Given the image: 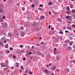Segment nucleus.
Wrapping results in <instances>:
<instances>
[{
  "instance_id": "5",
  "label": "nucleus",
  "mask_w": 75,
  "mask_h": 75,
  "mask_svg": "<svg viewBox=\"0 0 75 75\" xmlns=\"http://www.w3.org/2000/svg\"><path fill=\"white\" fill-rule=\"evenodd\" d=\"M40 18L41 20H44L45 18V16H41L40 17Z\"/></svg>"
},
{
  "instance_id": "13",
  "label": "nucleus",
  "mask_w": 75,
  "mask_h": 75,
  "mask_svg": "<svg viewBox=\"0 0 75 75\" xmlns=\"http://www.w3.org/2000/svg\"><path fill=\"white\" fill-rule=\"evenodd\" d=\"M4 21V20L2 18H0V22H3Z\"/></svg>"
},
{
  "instance_id": "60",
  "label": "nucleus",
  "mask_w": 75,
  "mask_h": 75,
  "mask_svg": "<svg viewBox=\"0 0 75 75\" xmlns=\"http://www.w3.org/2000/svg\"><path fill=\"white\" fill-rule=\"evenodd\" d=\"M7 54H9V51H7Z\"/></svg>"
},
{
  "instance_id": "50",
  "label": "nucleus",
  "mask_w": 75,
  "mask_h": 75,
  "mask_svg": "<svg viewBox=\"0 0 75 75\" xmlns=\"http://www.w3.org/2000/svg\"><path fill=\"white\" fill-rule=\"evenodd\" d=\"M27 24H26V26H28V25H29V24L28 23H27Z\"/></svg>"
},
{
  "instance_id": "55",
  "label": "nucleus",
  "mask_w": 75,
  "mask_h": 75,
  "mask_svg": "<svg viewBox=\"0 0 75 75\" xmlns=\"http://www.w3.org/2000/svg\"><path fill=\"white\" fill-rule=\"evenodd\" d=\"M54 51H57V48H54Z\"/></svg>"
},
{
  "instance_id": "4",
  "label": "nucleus",
  "mask_w": 75,
  "mask_h": 75,
  "mask_svg": "<svg viewBox=\"0 0 75 75\" xmlns=\"http://www.w3.org/2000/svg\"><path fill=\"white\" fill-rule=\"evenodd\" d=\"M8 36L9 37H11L12 36H13V34L11 33H9L8 34Z\"/></svg>"
},
{
  "instance_id": "62",
  "label": "nucleus",
  "mask_w": 75,
  "mask_h": 75,
  "mask_svg": "<svg viewBox=\"0 0 75 75\" xmlns=\"http://www.w3.org/2000/svg\"><path fill=\"white\" fill-rule=\"evenodd\" d=\"M23 51H24L23 50H21V52H23Z\"/></svg>"
},
{
  "instance_id": "18",
  "label": "nucleus",
  "mask_w": 75,
  "mask_h": 75,
  "mask_svg": "<svg viewBox=\"0 0 75 75\" xmlns=\"http://www.w3.org/2000/svg\"><path fill=\"white\" fill-rule=\"evenodd\" d=\"M3 42L1 41H0V45H2L3 44Z\"/></svg>"
},
{
  "instance_id": "25",
  "label": "nucleus",
  "mask_w": 75,
  "mask_h": 75,
  "mask_svg": "<svg viewBox=\"0 0 75 75\" xmlns=\"http://www.w3.org/2000/svg\"><path fill=\"white\" fill-rule=\"evenodd\" d=\"M25 71L26 72H29V70H28V69H27L25 70Z\"/></svg>"
},
{
  "instance_id": "36",
  "label": "nucleus",
  "mask_w": 75,
  "mask_h": 75,
  "mask_svg": "<svg viewBox=\"0 0 75 75\" xmlns=\"http://www.w3.org/2000/svg\"><path fill=\"white\" fill-rule=\"evenodd\" d=\"M66 13L67 14H69V11H67V12H66Z\"/></svg>"
},
{
  "instance_id": "46",
  "label": "nucleus",
  "mask_w": 75,
  "mask_h": 75,
  "mask_svg": "<svg viewBox=\"0 0 75 75\" xmlns=\"http://www.w3.org/2000/svg\"><path fill=\"white\" fill-rule=\"evenodd\" d=\"M29 74H33V72H31V71H30L29 72Z\"/></svg>"
},
{
  "instance_id": "37",
  "label": "nucleus",
  "mask_w": 75,
  "mask_h": 75,
  "mask_svg": "<svg viewBox=\"0 0 75 75\" xmlns=\"http://www.w3.org/2000/svg\"><path fill=\"white\" fill-rule=\"evenodd\" d=\"M43 6V4H41L39 5V7H42Z\"/></svg>"
},
{
  "instance_id": "1",
  "label": "nucleus",
  "mask_w": 75,
  "mask_h": 75,
  "mask_svg": "<svg viewBox=\"0 0 75 75\" xmlns=\"http://www.w3.org/2000/svg\"><path fill=\"white\" fill-rule=\"evenodd\" d=\"M1 24L2 28V29L6 28L7 27V23L6 22L2 23Z\"/></svg>"
},
{
  "instance_id": "16",
  "label": "nucleus",
  "mask_w": 75,
  "mask_h": 75,
  "mask_svg": "<svg viewBox=\"0 0 75 75\" xmlns=\"http://www.w3.org/2000/svg\"><path fill=\"white\" fill-rule=\"evenodd\" d=\"M44 71L45 72L46 74H47V73H48V70L46 69Z\"/></svg>"
},
{
  "instance_id": "10",
  "label": "nucleus",
  "mask_w": 75,
  "mask_h": 75,
  "mask_svg": "<svg viewBox=\"0 0 75 75\" xmlns=\"http://www.w3.org/2000/svg\"><path fill=\"white\" fill-rule=\"evenodd\" d=\"M5 47L6 48H8V44H6L5 46Z\"/></svg>"
},
{
  "instance_id": "11",
  "label": "nucleus",
  "mask_w": 75,
  "mask_h": 75,
  "mask_svg": "<svg viewBox=\"0 0 75 75\" xmlns=\"http://www.w3.org/2000/svg\"><path fill=\"white\" fill-rule=\"evenodd\" d=\"M21 36H24V32L22 31V33H21Z\"/></svg>"
},
{
  "instance_id": "42",
  "label": "nucleus",
  "mask_w": 75,
  "mask_h": 75,
  "mask_svg": "<svg viewBox=\"0 0 75 75\" xmlns=\"http://www.w3.org/2000/svg\"><path fill=\"white\" fill-rule=\"evenodd\" d=\"M20 47H21V48H22V47H23V45H20Z\"/></svg>"
},
{
  "instance_id": "34",
  "label": "nucleus",
  "mask_w": 75,
  "mask_h": 75,
  "mask_svg": "<svg viewBox=\"0 0 75 75\" xmlns=\"http://www.w3.org/2000/svg\"><path fill=\"white\" fill-rule=\"evenodd\" d=\"M28 20H30V19H31V18H30V16H29L28 17Z\"/></svg>"
},
{
  "instance_id": "14",
  "label": "nucleus",
  "mask_w": 75,
  "mask_h": 75,
  "mask_svg": "<svg viewBox=\"0 0 75 75\" xmlns=\"http://www.w3.org/2000/svg\"><path fill=\"white\" fill-rule=\"evenodd\" d=\"M48 5H52V2L49 1L48 3Z\"/></svg>"
},
{
  "instance_id": "15",
  "label": "nucleus",
  "mask_w": 75,
  "mask_h": 75,
  "mask_svg": "<svg viewBox=\"0 0 75 75\" xmlns=\"http://www.w3.org/2000/svg\"><path fill=\"white\" fill-rule=\"evenodd\" d=\"M3 9L2 8H0V13H2L3 12Z\"/></svg>"
},
{
  "instance_id": "53",
  "label": "nucleus",
  "mask_w": 75,
  "mask_h": 75,
  "mask_svg": "<svg viewBox=\"0 0 75 75\" xmlns=\"http://www.w3.org/2000/svg\"><path fill=\"white\" fill-rule=\"evenodd\" d=\"M70 40H73V39H72V38H70Z\"/></svg>"
},
{
  "instance_id": "7",
  "label": "nucleus",
  "mask_w": 75,
  "mask_h": 75,
  "mask_svg": "<svg viewBox=\"0 0 75 75\" xmlns=\"http://www.w3.org/2000/svg\"><path fill=\"white\" fill-rule=\"evenodd\" d=\"M24 27L23 26H21L20 27V30H24Z\"/></svg>"
},
{
  "instance_id": "17",
  "label": "nucleus",
  "mask_w": 75,
  "mask_h": 75,
  "mask_svg": "<svg viewBox=\"0 0 75 75\" xmlns=\"http://www.w3.org/2000/svg\"><path fill=\"white\" fill-rule=\"evenodd\" d=\"M16 67H19V64L17 63H16Z\"/></svg>"
},
{
  "instance_id": "56",
  "label": "nucleus",
  "mask_w": 75,
  "mask_h": 75,
  "mask_svg": "<svg viewBox=\"0 0 75 75\" xmlns=\"http://www.w3.org/2000/svg\"><path fill=\"white\" fill-rule=\"evenodd\" d=\"M74 9L72 10V13H74Z\"/></svg>"
},
{
  "instance_id": "41",
  "label": "nucleus",
  "mask_w": 75,
  "mask_h": 75,
  "mask_svg": "<svg viewBox=\"0 0 75 75\" xmlns=\"http://www.w3.org/2000/svg\"><path fill=\"white\" fill-rule=\"evenodd\" d=\"M73 42H72V41H70V42L69 43H70V44H73Z\"/></svg>"
},
{
  "instance_id": "19",
  "label": "nucleus",
  "mask_w": 75,
  "mask_h": 75,
  "mask_svg": "<svg viewBox=\"0 0 75 75\" xmlns=\"http://www.w3.org/2000/svg\"><path fill=\"white\" fill-rule=\"evenodd\" d=\"M38 10H40V11H42V8H39Z\"/></svg>"
},
{
  "instance_id": "21",
  "label": "nucleus",
  "mask_w": 75,
  "mask_h": 75,
  "mask_svg": "<svg viewBox=\"0 0 75 75\" xmlns=\"http://www.w3.org/2000/svg\"><path fill=\"white\" fill-rule=\"evenodd\" d=\"M70 8H73V7H74V6H73V5H71L70 6Z\"/></svg>"
},
{
  "instance_id": "49",
  "label": "nucleus",
  "mask_w": 75,
  "mask_h": 75,
  "mask_svg": "<svg viewBox=\"0 0 75 75\" xmlns=\"http://www.w3.org/2000/svg\"><path fill=\"white\" fill-rule=\"evenodd\" d=\"M23 60L25 61V57H24L23 58Z\"/></svg>"
},
{
  "instance_id": "59",
  "label": "nucleus",
  "mask_w": 75,
  "mask_h": 75,
  "mask_svg": "<svg viewBox=\"0 0 75 75\" xmlns=\"http://www.w3.org/2000/svg\"><path fill=\"white\" fill-rule=\"evenodd\" d=\"M30 19L31 18H33V16H30Z\"/></svg>"
},
{
  "instance_id": "35",
  "label": "nucleus",
  "mask_w": 75,
  "mask_h": 75,
  "mask_svg": "<svg viewBox=\"0 0 75 75\" xmlns=\"http://www.w3.org/2000/svg\"><path fill=\"white\" fill-rule=\"evenodd\" d=\"M73 48H75V44H74L73 45Z\"/></svg>"
},
{
  "instance_id": "23",
  "label": "nucleus",
  "mask_w": 75,
  "mask_h": 75,
  "mask_svg": "<svg viewBox=\"0 0 75 75\" xmlns=\"http://www.w3.org/2000/svg\"><path fill=\"white\" fill-rule=\"evenodd\" d=\"M22 10L23 11H25V8L24 7H22Z\"/></svg>"
},
{
  "instance_id": "24",
  "label": "nucleus",
  "mask_w": 75,
  "mask_h": 75,
  "mask_svg": "<svg viewBox=\"0 0 75 75\" xmlns=\"http://www.w3.org/2000/svg\"><path fill=\"white\" fill-rule=\"evenodd\" d=\"M31 6V7H35V5H34V4H33Z\"/></svg>"
},
{
  "instance_id": "2",
  "label": "nucleus",
  "mask_w": 75,
  "mask_h": 75,
  "mask_svg": "<svg viewBox=\"0 0 75 75\" xmlns=\"http://www.w3.org/2000/svg\"><path fill=\"white\" fill-rule=\"evenodd\" d=\"M71 50H72V48H71V46L66 47V50L67 51H71Z\"/></svg>"
},
{
  "instance_id": "12",
  "label": "nucleus",
  "mask_w": 75,
  "mask_h": 75,
  "mask_svg": "<svg viewBox=\"0 0 75 75\" xmlns=\"http://www.w3.org/2000/svg\"><path fill=\"white\" fill-rule=\"evenodd\" d=\"M4 7L3 5L2 4H0V8H3Z\"/></svg>"
},
{
  "instance_id": "8",
  "label": "nucleus",
  "mask_w": 75,
  "mask_h": 75,
  "mask_svg": "<svg viewBox=\"0 0 75 75\" xmlns=\"http://www.w3.org/2000/svg\"><path fill=\"white\" fill-rule=\"evenodd\" d=\"M67 29L68 30H70L71 31H72V28H71V26L67 27Z\"/></svg>"
},
{
  "instance_id": "51",
  "label": "nucleus",
  "mask_w": 75,
  "mask_h": 75,
  "mask_svg": "<svg viewBox=\"0 0 75 75\" xmlns=\"http://www.w3.org/2000/svg\"><path fill=\"white\" fill-rule=\"evenodd\" d=\"M65 32L66 33H68V30H66Z\"/></svg>"
},
{
  "instance_id": "20",
  "label": "nucleus",
  "mask_w": 75,
  "mask_h": 75,
  "mask_svg": "<svg viewBox=\"0 0 75 75\" xmlns=\"http://www.w3.org/2000/svg\"><path fill=\"white\" fill-rule=\"evenodd\" d=\"M1 41H4V37H3L1 38Z\"/></svg>"
},
{
  "instance_id": "61",
  "label": "nucleus",
  "mask_w": 75,
  "mask_h": 75,
  "mask_svg": "<svg viewBox=\"0 0 75 75\" xmlns=\"http://www.w3.org/2000/svg\"><path fill=\"white\" fill-rule=\"evenodd\" d=\"M71 18H68V20H71Z\"/></svg>"
},
{
  "instance_id": "47",
  "label": "nucleus",
  "mask_w": 75,
  "mask_h": 75,
  "mask_svg": "<svg viewBox=\"0 0 75 75\" xmlns=\"http://www.w3.org/2000/svg\"><path fill=\"white\" fill-rule=\"evenodd\" d=\"M49 14L50 15H51V12H49Z\"/></svg>"
},
{
  "instance_id": "57",
  "label": "nucleus",
  "mask_w": 75,
  "mask_h": 75,
  "mask_svg": "<svg viewBox=\"0 0 75 75\" xmlns=\"http://www.w3.org/2000/svg\"><path fill=\"white\" fill-rule=\"evenodd\" d=\"M51 30L52 31H53V30H54V29L53 28H52L51 29Z\"/></svg>"
},
{
  "instance_id": "29",
  "label": "nucleus",
  "mask_w": 75,
  "mask_h": 75,
  "mask_svg": "<svg viewBox=\"0 0 75 75\" xmlns=\"http://www.w3.org/2000/svg\"><path fill=\"white\" fill-rule=\"evenodd\" d=\"M69 40H66V42H67V43H69Z\"/></svg>"
},
{
  "instance_id": "3",
  "label": "nucleus",
  "mask_w": 75,
  "mask_h": 75,
  "mask_svg": "<svg viewBox=\"0 0 75 75\" xmlns=\"http://www.w3.org/2000/svg\"><path fill=\"white\" fill-rule=\"evenodd\" d=\"M37 22H35L32 25V26H33L34 27H36L37 26Z\"/></svg>"
},
{
  "instance_id": "64",
  "label": "nucleus",
  "mask_w": 75,
  "mask_h": 75,
  "mask_svg": "<svg viewBox=\"0 0 75 75\" xmlns=\"http://www.w3.org/2000/svg\"><path fill=\"white\" fill-rule=\"evenodd\" d=\"M74 62L75 63V60H74L73 61H72V62Z\"/></svg>"
},
{
  "instance_id": "58",
  "label": "nucleus",
  "mask_w": 75,
  "mask_h": 75,
  "mask_svg": "<svg viewBox=\"0 0 75 75\" xmlns=\"http://www.w3.org/2000/svg\"><path fill=\"white\" fill-rule=\"evenodd\" d=\"M50 27H51V26L50 25H49L48 28L49 29L50 28Z\"/></svg>"
},
{
  "instance_id": "32",
  "label": "nucleus",
  "mask_w": 75,
  "mask_h": 75,
  "mask_svg": "<svg viewBox=\"0 0 75 75\" xmlns=\"http://www.w3.org/2000/svg\"><path fill=\"white\" fill-rule=\"evenodd\" d=\"M6 17L5 16H3V17L2 18H3V19H4V20H5V19H6Z\"/></svg>"
},
{
  "instance_id": "43",
  "label": "nucleus",
  "mask_w": 75,
  "mask_h": 75,
  "mask_svg": "<svg viewBox=\"0 0 75 75\" xmlns=\"http://www.w3.org/2000/svg\"><path fill=\"white\" fill-rule=\"evenodd\" d=\"M28 54L29 55H31V54H32V53L31 52H29Z\"/></svg>"
},
{
  "instance_id": "31",
  "label": "nucleus",
  "mask_w": 75,
  "mask_h": 75,
  "mask_svg": "<svg viewBox=\"0 0 75 75\" xmlns=\"http://www.w3.org/2000/svg\"><path fill=\"white\" fill-rule=\"evenodd\" d=\"M41 45H43V44H45V43H44L43 42H42L41 43Z\"/></svg>"
},
{
  "instance_id": "38",
  "label": "nucleus",
  "mask_w": 75,
  "mask_h": 75,
  "mask_svg": "<svg viewBox=\"0 0 75 75\" xmlns=\"http://www.w3.org/2000/svg\"><path fill=\"white\" fill-rule=\"evenodd\" d=\"M21 69H24L23 67L22 66H21Z\"/></svg>"
},
{
  "instance_id": "28",
  "label": "nucleus",
  "mask_w": 75,
  "mask_h": 75,
  "mask_svg": "<svg viewBox=\"0 0 75 75\" xmlns=\"http://www.w3.org/2000/svg\"><path fill=\"white\" fill-rule=\"evenodd\" d=\"M26 57H27V56H29V54L28 53H27L25 55Z\"/></svg>"
},
{
  "instance_id": "33",
  "label": "nucleus",
  "mask_w": 75,
  "mask_h": 75,
  "mask_svg": "<svg viewBox=\"0 0 75 75\" xmlns=\"http://www.w3.org/2000/svg\"><path fill=\"white\" fill-rule=\"evenodd\" d=\"M64 34V33L62 32V30L60 31V34Z\"/></svg>"
},
{
  "instance_id": "63",
  "label": "nucleus",
  "mask_w": 75,
  "mask_h": 75,
  "mask_svg": "<svg viewBox=\"0 0 75 75\" xmlns=\"http://www.w3.org/2000/svg\"><path fill=\"white\" fill-rule=\"evenodd\" d=\"M54 54H56V52H55V51L54 52Z\"/></svg>"
},
{
  "instance_id": "6",
  "label": "nucleus",
  "mask_w": 75,
  "mask_h": 75,
  "mask_svg": "<svg viewBox=\"0 0 75 75\" xmlns=\"http://www.w3.org/2000/svg\"><path fill=\"white\" fill-rule=\"evenodd\" d=\"M65 71L66 72H69V69L67 68H65Z\"/></svg>"
},
{
  "instance_id": "9",
  "label": "nucleus",
  "mask_w": 75,
  "mask_h": 75,
  "mask_svg": "<svg viewBox=\"0 0 75 75\" xmlns=\"http://www.w3.org/2000/svg\"><path fill=\"white\" fill-rule=\"evenodd\" d=\"M1 67H5V64L4 63H1Z\"/></svg>"
},
{
  "instance_id": "26",
  "label": "nucleus",
  "mask_w": 75,
  "mask_h": 75,
  "mask_svg": "<svg viewBox=\"0 0 75 75\" xmlns=\"http://www.w3.org/2000/svg\"><path fill=\"white\" fill-rule=\"evenodd\" d=\"M13 58H14V59H15V58H16V56H15V55H13Z\"/></svg>"
},
{
  "instance_id": "30",
  "label": "nucleus",
  "mask_w": 75,
  "mask_h": 75,
  "mask_svg": "<svg viewBox=\"0 0 75 75\" xmlns=\"http://www.w3.org/2000/svg\"><path fill=\"white\" fill-rule=\"evenodd\" d=\"M66 18H70V16H66Z\"/></svg>"
},
{
  "instance_id": "44",
  "label": "nucleus",
  "mask_w": 75,
  "mask_h": 75,
  "mask_svg": "<svg viewBox=\"0 0 75 75\" xmlns=\"http://www.w3.org/2000/svg\"><path fill=\"white\" fill-rule=\"evenodd\" d=\"M10 50H13V48H12V47H10Z\"/></svg>"
},
{
  "instance_id": "54",
  "label": "nucleus",
  "mask_w": 75,
  "mask_h": 75,
  "mask_svg": "<svg viewBox=\"0 0 75 75\" xmlns=\"http://www.w3.org/2000/svg\"><path fill=\"white\" fill-rule=\"evenodd\" d=\"M4 43H6V42H7V41H6V40L4 41Z\"/></svg>"
},
{
  "instance_id": "22",
  "label": "nucleus",
  "mask_w": 75,
  "mask_h": 75,
  "mask_svg": "<svg viewBox=\"0 0 75 75\" xmlns=\"http://www.w3.org/2000/svg\"><path fill=\"white\" fill-rule=\"evenodd\" d=\"M55 68H56V67L55 66H54L53 67V68H52V69L53 70H54V69H55Z\"/></svg>"
},
{
  "instance_id": "48",
  "label": "nucleus",
  "mask_w": 75,
  "mask_h": 75,
  "mask_svg": "<svg viewBox=\"0 0 75 75\" xmlns=\"http://www.w3.org/2000/svg\"><path fill=\"white\" fill-rule=\"evenodd\" d=\"M59 59V58L58 56H57V59Z\"/></svg>"
},
{
  "instance_id": "39",
  "label": "nucleus",
  "mask_w": 75,
  "mask_h": 75,
  "mask_svg": "<svg viewBox=\"0 0 75 75\" xmlns=\"http://www.w3.org/2000/svg\"><path fill=\"white\" fill-rule=\"evenodd\" d=\"M70 21V23H71V21H72V19H71V18L70 20H69Z\"/></svg>"
},
{
  "instance_id": "52",
  "label": "nucleus",
  "mask_w": 75,
  "mask_h": 75,
  "mask_svg": "<svg viewBox=\"0 0 75 75\" xmlns=\"http://www.w3.org/2000/svg\"><path fill=\"white\" fill-rule=\"evenodd\" d=\"M60 39L62 41V40H63V39H62V38H61V37L60 38Z\"/></svg>"
},
{
  "instance_id": "27",
  "label": "nucleus",
  "mask_w": 75,
  "mask_h": 75,
  "mask_svg": "<svg viewBox=\"0 0 75 75\" xmlns=\"http://www.w3.org/2000/svg\"><path fill=\"white\" fill-rule=\"evenodd\" d=\"M35 48V47L34 46H32V50H33V49H34Z\"/></svg>"
},
{
  "instance_id": "45",
  "label": "nucleus",
  "mask_w": 75,
  "mask_h": 75,
  "mask_svg": "<svg viewBox=\"0 0 75 75\" xmlns=\"http://www.w3.org/2000/svg\"><path fill=\"white\" fill-rule=\"evenodd\" d=\"M72 43H69V45H70V46H71V45H72Z\"/></svg>"
},
{
  "instance_id": "40",
  "label": "nucleus",
  "mask_w": 75,
  "mask_h": 75,
  "mask_svg": "<svg viewBox=\"0 0 75 75\" xmlns=\"http://www.w3.org/2000/svg\"><path fill=\"white\" fill-rule=\"evenodd\" d=\"M68 10H69V6H67V8Z\"/></svg>"
}]
</instances>
